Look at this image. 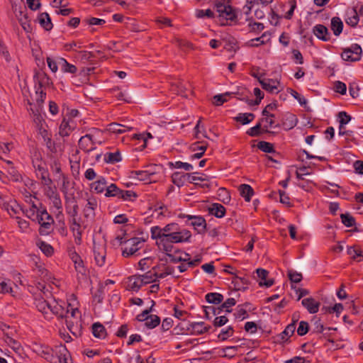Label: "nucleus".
Here are the masks:
<instances>
[{
	"label": "nucleus",
	"mask_w": 363,
	"mask_h": 363,
	"mask_svg": "<svg viewBox=\"0 0 363 363\" xmlns=\"http://www.w3.org/2000/svg\"><path fill=\"white\" fill-rule=\"evenodd\" d=\"M150 233L151 238L156 241L159 250L168 257L170 262H182V255L175 250L174 244L189 242L191 237L189 230L171 223L162 228L157 225L151 227Z\"/></svg>",
	"instance_id": "f257e3e1"
},
{
	"label": "nucleus",
	"mask_w": 363,
	"mask_h": 363,
	"mask_svg": "<svg viewBox=\"0 0 363 363\" xmlns=\"http://www.w3.org/2000/svg\"><path fill=\"white\" fill-rule=\"evenodd\" d=\"M50 315L53 314L60 318H65L68 330L77 336L81 330V312L72 303L62 300L51 299Z\"/></svg>",
	"instance_id": "f03ea898"
},
{
	"label": "nucleus",
	"mask_w": 363,
	"mask_h": 363,
	"mask_svg": "<svg viewBox=\"0 0 363 363\" xmlns=\"http://www.w3.org/2000/svg\"><path fill=\"white\" fill-rule=\"evenodd\" d=\"M35 352L41 357L51 363H69L70 355L64 345L56 346L55 349L46 345H39Z\"/></svg>",
	"instance_id": "7ed1b4c3"
},
{
	"label": "nucleus",
	"mask_w": 363,
	"mask_h": 363,
	"mask_svg": "<svg viewBox=\"0 0 363 363\" xmlns=\"http://www.w3.org/2000/svg\"><path fill=\"white\" fill-rule=\"evenodd\" d=\"M145 240L142 238L135 237L125 240L121 243L122 255L125 257L137 256L138 252L143 247Z\"/></svg>",
	"instance_id": "20e7f679"
},
{
	"label": "nucleus",
	"mask_w": 363,
	"mask_h": 363,
	"mask_svg": "<svg viewBox=\"0 0 363 363\" xmlns=\"http://www.w3.org/2000/svg\"><path fill=\"white\" fill-rule=\"evenodd\" d=\"M40 225L39 232L40 235H48L52 230L54 220L45 208L40 207L36 220Z\"/></svg>",
	"instance_id": "39448f33"
},
{
	"label": "nucleus",
	"mask_w": 363,
	"mask_h": 363,
	"mask_svg": "<svg viewBox=\"0 0 363 363\" xmlns=\"http://www.w3.org/2000/svg\"><path fill=\"white\" fill-rule=\"evenodd\" d=\"M88 222L86 219L83 220L79 216L69 220L70 229L73 233L76 243L80 244L82 233L86 228Z\"/></svg>",
	"instance_id": "423d86ee"
},
{
	"label": "nucleus",
	"mask_w": 363,
	"mask_h": 363,
	"mask_svg": "<svg viewBox=\"0 0 363 363\" xmlns=\"http://www.w3.org/2000/svg\"><path fill=\"white\" fill-rule=\"evenodd\" d=\"M362 50L358 44H352L350 47L343 48L341 57L345 61L357 62L360 60Z\"/></svg>",
	"instance_id": "0eeeda50"
},
{
	"label": "nucleus",
	"mask_w": 363,
	"mask_h": 363,
	"mask_svg": "<svg viewBox=\"0 0 363 363\" xmlns=\"http://www.w3.org/2000/svg\"><path fill=\"white\" fill-rule=\"evenodd\" d=\"M93 252L96 264L103 267L105 264L106 249L105 241H94Z\"/></svg>",
	"instance_id": "6e6552de"
},
{
	"label": "nucleus",
	"mask_w": 363,
	"mask_h": 363,
	"mask_svg": "<svg viewBox=\"0 0 363 363\" xmlns=\"http://www.w3.org/2000/svg\"><path fill=\"white\" fill-rule=\"evenodd\" d=\"M216 7L220 17L231 21L237 18V13L230 6L218 3L216 4Z\"/></svg>",
	"instance_id": "1a4fd4ad"
},
{
	"label": "nucleus",
	"mask_w": 363,
	"mask_h": 363,
	"mask_svg": "<svg viewBox=\"0 0 363 363\" xmlns=\"http://www.w3.org/2000/svg\"><path fill=\"white\" fill-rule=\"evenodd\" d=\"M259 82L264 90L272 94H277L282 89L279 82L277 79H260V77H259Z\"/></svg>",
	"instance_id": "9d476101"
},
{
	"label": "nucleus",
	"mask_w": 363,
	"mask_h": 363,
	"mask_svg": "<svg viewBox=\"0 0 363 363\" xmlns=\"http://www.w3.org/2000/svg\"><path fill=\"white\" fill-rule=\"evenodd\" d=\"M74 268L78 283L82 286H89L90 284V277L88 269L84 264L81 265L78 264V265Z\"/></svg>",
	"instance_id": "9b49d317"
},
{
	"label": "nucleus",
	"mask_w": 363,
	"mask_h": 363,
	"mask_svg": "<svg viewBox=\"0 0 363 363\" xmlns=\"http://www.w3.org/2000/svg\"><path fill=\"white\" fill-rule=\"evenodd\" d=\"M97 206V201L94 198H89L87 203L83 210V215L87 221H91L95 216V209Z\"/></svg>",
	"instance_id": "f8f14e48"
},
{
	"label": "nucleus",
	"mask_w": 363,
	"mask_h": 363,
	"mask_svg": "<svg viewBox=\"0 0 363 363\" xmlns=\"http://www.w3.org/2000/svg\"><path fill=\"white\" fill-rule=\"evenodd\" d=\"M96 145L88 133L82 136L79 140V147L87 153L96 150Z\"/></svg>",
	"instance_id": "ddd939ff"
},
{
	"label": "nucleus",
	"mask_w": 363,
	"mask_h": 363,
	"mask_svg": "<svg viewBox=\"0 0 363 363\" xmlns=\"http://www.w3.org/2000/svg\"><path fill=\"white\" fill-rule=\"evenodd\" d=\"M154 270H155V276L160 279L164 278L168 275L178 277V275H175L174 267L166 264H159Z\"/></svg>",
	"instance_id": "4468645a"
},
{
	"label": "nucleus",
	"mask_w": 363,
	"mask_h": 363,
	"mask_svg": "<svg viewBox=\"0 0 363 363\" xmlns=\"http://www.w3.org/2000/svg\"><path fill=\"white\" fill-rule=\"evenodd\" d=\"M50 303L51 300H45L43 297L37 298L35 299V306L37 309L44 314L46 318H50Z\"/></svg>",
	"instance_id": "2eb2a0df"
},
{
	"label": "nucleus",
	"mask_w": 363,
	"mask_h": 363,
	"mask_svg": "<svg viewBox=\"0 0 363 363\" xmlns=\"http://www.w3.org/2000/svg\"><path fill=\"white\" fill-rule=\"evenodd\" d=\"M210 326H206L203 322H194L189 324L187 330L192 335H201L206 333Z\"/></svg>",
	"instance_id": "dca6fc26"
},
{
	"label": "nucleus",
	"mask_w": 363,
	"mask_h": 363,
	"mask_svg": "<svg viewBox=\"0 0 363 363\" xmlns=\"http://www.w3.org/2000/svg\"><path fill=\"white\" fill-rule=\"evenodd\" d=\"M188 179L193 180V179L190 177V174L188 173L175 172L172 175V182L178 187L183 186L188 182Z\"/></svg>",
	"instance_id": "f3484780"
},
{
	"label": "nucleus",
	"mask_w": 363,
	"mask_h": 363,
	"mask_svg": "<svg viewBox=\"0 0 363 363\" xmlns=\"http://www.w3.org/2000/svg\"><path fill=\"white\" fill-rule=\"evenodd\" d=\"M35 172L37 177L41 180L43 185L52 184V181L50 178L49 172L45 167L38 164Z\"/></svg>",
	"instance_id": "a211bd4d"
},
{
	"label": "nucleus",
	"mask_w": 363,
	"mask_h": 363,
	"mask_svg": "<svg viewBox=\"0 0 363 363\" xmlns=\"http://www.w3.org/2000/svg\"><path fill=\"white\" fill-rule=\"evenodd\" d=\"M314 35L323 41H328L330 39V33L328 28L321 24L316 25L313 29Z\"/></svg>",
	"instance_id": "6ab92c4d"
},
{
	"label": "nucleus",
	"mask_w": 363,
	"mask_h": 363,
	"mask_svg": "<svg viewBox=\"0 0 363 363\" xmlns=\"http://www.w3.org/2000/svg\"><path fill=\"white\" fill-rule=\"evenodd\" d=\"M301 303L310 313H315L318 311L320 303L315 301L314 298H303L301 301Z\"/></svg>",
	"instance_id": "aec40b11"
},
{
	"label": "nucleus",
	"mask_w": 363,
	"mask_h": 363,
	"mask_svg": "<svg viewBox=\"0 0 363 363\" xmlns=\"http://www.w3.org/2000/svg\"><path fill=\"white\" fill-rule=\"evenodd\" d=\"M189 220H191V225L194 226V229L199 233H201L206 228V220L201 216H189Z\"/></svg>",
	"instance_id": "412c9836"
},
{
	"label": "nucleus",
	"mask_w": 363,
	"mask_h": 363,
	"mask_svg": "<svg viewBox=\"0 0 363 363\" xmlns=\"http://www.w3.org/2000/svg\"><path fill=\"white\" fill-rule=\"evenodd\" d=\"M131 129V126H128L118 123H111L108 125L107 128L108 131L116 134H122L125 132L130 131Z\"/></svg>",
	"instance_id": "4be33fe9"
},
{
	"label": "nucleus",
	"mask_w": 363,
	"mask_h": 363,
	"mask_svg": "<svg viewBox=\"0 0 363 363\" xmlns=\"http://www.w3.org/2000/svg\"><path fill=\"white\" fill-rule=\"evenodd\" d=\"M359 20V17L358 13L356 9H347V11L346 12L345 21L348 25L354 27L357 25Z\"/></svg>",
	"instance_id": "5701e85b"
},
{
	"label": "nucleus",
	"mask_w": 363,
	"mask_h": 363,
	"mask_svg": "<svg viewBox=\"0 0 363 363\" xmlns=\"http://www.w3.org/2000/svg\"><path fill=\"white\" fill-rule=\"evenodd\" d=\"M72 123V121L64 118L59 127V134L62 137L68 136L73 129Z\"/></svg>",
	"instance_id": "b1692460"
},
{
	"label": "nucleus",
	"mask_w": 363,
	"mask_h": 363,
	"mask_svg": "<svg viewBox=\"0 0 363 363\" xmlns=\"http://www.w3.org/2000/svg\"><path fill=\"white\" fill-rule=\"evenodd\" d=\"M256 273L257 277L259 279V284L260 286H265L267 287H269L273 285L274 281L272 279L266 280L267 277L268 275V272L264 269H257L256 270Z\"/></svg>",
	"instance_id": "393cba45"
},
{
	"label": "nucleus",
	"mask_w": 363,
	"mask_h": 363,
	"mask_svg": "<svg viewBox=\"0 0 363 363\" xmlns=\"http://www.w3.org/2000/svg\"><path fill=\"white\" fill-rule=\"evenodd\" d=\"M154 213L158 219H160L164 217L170 216L171 211L167 206L161 203H158L155 205Z\"/></svg>",
	"instance_id": "a878e982"
},
{
	"label": "nucleus",
	"mask_w": 363,
	"mask_h": 363,
	"mask_svg": "<svg viewBox=\"0 0 363 363\" xmlns=\"http://www.w3.org/2000/svg\"><path fill=\"white\" fill-rule=\"evenodd\" d=\"M143 286V279L139 276H133L128 278V287L133 291H138Z\"/></svg>",
	"instance_id": "bb28decb"
},
{
	"label": "nucleus",
	"mask_w": 363,
	"mask_h": 363,
	"mask_svg": "<svg viewBox=\"0 0 363 363\" xmlns=\"http://www.w3.org/2000/svg\"><path fill=\"white\" fill-rule=\"evenodd\" d=\"M209 213L217 218H223L225 214V207L220 203H213L208 208Z\"/></svg>",
	"instance_id": "cd10ccee"
},
{
	"label": "nucleus",
	"mask_w": 363,
	"mask_h": 363,
	"mask_svg": "<svg viewBox=\"0 0 363 363\" xmlns=\"http://www.w3.org/2000/svg\"><path fill=\"white\" fill-rule=\"evenodd\" d=\"M96 145H101L105 139L103 137L104 133L99 129L91 128L88 133Z\"/></svg>",
	"instance_id": "c85d7f7f"
},
{
	"label": "nucleus",
	"mask_w": 363,
	"mask_h": 363,
	"mask_svg": "<svg viewBox=\"0 0 363 363\" xmlns=\"http://www.w3.org/2000/svg\"><path fill=\"white\" fill-rule=\"evenodd\" d=\"M347 254L351 258L357 262L363 260V250L359 247H350L347 248Z\"/></svg>",
	"instance_id": "c756f323"
},
{
	"label": "nucleus",
	"mask_w": 363,
	"mask_h": 363,
	"mask_svg": "<svg viewBox=\"0 0 363 363\" xmlns=\"http://www.w3.org/2000/svg\"><path fill=\"white\" fill-rule=\"evenodd\" d=\"M239 191L240 195L245 199L246 201H250L254 194L252 188L248 184H241L239 186Z\"/></svg>",
	"instance_id": "7c9ffc66"
},
{
	"label": "nucleus",
	"mask_w": 363,
	"mask_h": 363,
	"mask_svg": "<svg viewBox=\"0 0 363 363\" xmlns=\"http://www.w3.org/2000/svg\"><path fill=\"white\" fill-rule=\"evenodd\" d=\"M151 174L147 170L132 171L130 172L129 177L139 181H147Z\"/></svg>",
	"instance_id": "2f4dec72"
},
{
	"label": "nucleus",
	"mask_w": 363,
	"mask_h": 363,
	"mask_svg": "<svg viewBox=\"0 0 363 363\" xmlns=\"http://www.w3.org/2000/svg\"><path fill=\"white\" fill-rule=\"evenodd\" d=\"M191 150L193 151H198L196 153L191 156V160L199 159L204 154L206 150V145H200L199 143H195L191 145Z\"/></svg>",
	"instance_id": "473e14b6"
},
{
	"label": "nucleus",
	"mask_w": 363,
	"mask_h": 363,
	"mask_svg": "<svg viewBox=\"0 0 363 363\" xmlns=\"http://www.w3.org/2000/svg\"><path fill=\"white\" fill-rule=\"evenodd\" d=\"M38 22L46 30H50L52 28L50 18L47 13H42L38 16Z\"/></svg>",
	"instance_id": "72a5a7b5"
},
{
	"label": "nucleus",
	"mask_w": 363,
	"mask_h": 363,
	"mask_svg": "<svg viewBox=\"0 0 363 363\" xmlns=\"http://www.w3.org/2000/svg\"><path fill=\"white\" fill-rule=\"evenodd\" d=\"M274 118V116H263V118L260 120L259 123L261 124L264 123L263 130L264 132H268L269 129L278 126V125H275Z\"/></svg>",
	"instance_id": "f704fd0d"
},
{
	"label": "nucleus",
	"mask_w": 363,
	"mask_h": 363,
	"mask_svg": "<svg viewBox=\"0 0 363 363\" xmlns=\"http://www.w3.org/2000/svg\"><path fill=\"white\" fill-rule=\"evenodd\" d=\"M59 65L61 66V69L64 72L75 74L77 68L72 64H69L65 59L59 58Z\"/></svg>",
	"instance_id": "c9c22d12"
},
{
	"label": "nucleus",
	"mask_w": 363,
	"mask_h": 363,
	"mask_svg": "<svg viewBox=\"0 0 363 363\" xmlns=\"http://www.w3.org/2000/svg\"><path fill=\"white\" fill-rule=\"evenodd\" d=\"M343 28V23L341 19L338 17H333L331 19V29L333 31L335 35H339Z\"/></svg>",
	"instance_id": "e433bc0d"
},
{
	"label": "nucleus",
	"mask_w": 363,
	"mask_h": 363,
	"mask_svg": "<svg viewBox=\"0 0 363 363\" xmlns=\"http://www.w3.org/2000/svg\"><path fill=\"white\" fill-rule=\"evenodd\" d=\"M78 205L75 201H69L66 206V211L69 216V220L78 216Z\"/></svg>",
	"instance_id": "4c0bfd02"
},
{
	"label": "nucleus",
	"mask_w": 363,
	"mask_h": 363,
	"mask_svg": "<svg viewBox=\"0 0 363 363\" xmlns=\"http://www.w3.org/2000/svg\"><path fill=\"white\" fill-rule=\"evenodd\" d=\"M254 118L255 115L250 113H239L236 117H235V120L242 125L250 123L254 120Z\"/></svg>",
	"instance_id": "58836bf2"
},
{
	"label": "nucleus",
	"mask_w": 363,
	"mask_h": 363,
	"mask_svg": "<svg viewBox=\"0 0 363 363\" xmlns=\"http://www.w3.org/2000/svg\"><path fill=\"white\" fill-rule=\"evenodd\" d=\"M19 23H21L22 28L27 33L31 30L30 24L29 23V20L27 16V13L23 11L19 12V16H18Z\"/></svg>",
	"instance_id": "ea45409f"
},
{
	"label": "nucleus",
	"mask_w": 363,
	"mask_h": 363,
	"mask_svg": "<svg viewBox=\"0 0 363 363\" xmlns=\"http://www.w3.org/2000/svg\"><path fill=\"white\" fill-rule=\"evenodd\" d=\"M107 182L104 177H99L97 181L91 184V188L97 193H102L106 191Z\"/></svg>",
	"instance_id": "a19ab883"
},
{
	"label": "nucleus",
	"mask_w": 363,
	"mask_h": 363,
	"mask_svg": "<svg viewBox=\"0 0 363 363\" xmlns=\"http://www.w3.org/2000/svg\"><path fill=\"white\" fill-rule=\"evenodd\" d=\"M92 333L94 337L103 339L106 337V333L104 327L100 323H94L92 325Z\"/></svg>",
	"instance_id": "79ce46f5"
},
{
	"label": "nucleus",
	"mask_w": 363,
	"mask_h": 363,
	"mask_svg": "<svg viewBox=\"0 0 363 363\" xmlns=\"http://www.w3.org/2000/svg\"><path fill=\"white\" fill-rule=\"evenodd\" d=\"M121 194V190L116 184H111L106 186L105 196L106 197L116 196L119 198Z\"/></svg>",
	"instance_id": "37998d69"
},
{
	"label": "nucleus",
	"mask_w": 363,
	"mask_h": 363,
	"mask_svg": "<svg viewBox=\"0 0 363 363\" xmlns=\"http://www.w3.org/2000/svg\"><path fill=\"white\" fill-rule=\"evenodd\" d=\"M234 334V329L232 326H228L226 328H223L219 334L218 335V338L220 341H225L228 340L229 337H232Z\"/></svg>",
	"instance_id": "c03bdc74"
},
{
	"label": "nucleus",
	"mask_w": 363,
	"mask_h": 363,
	"mask_svg": "<svg viewBox=\"0 0 363 363\" xmlns=\"http://www.w3.org/2000/svg\"><path fill=\"white\" fill-rule=\"evenodd\" d=\"M223 299V295L218 293H208L206 295V300L210 303L218 304L222 302Z\"/></svg>",
	"instance_id": "a18cd8bd"
},
{
	"label": "nucleus",
	"mask_w": 363,
	"mask_h": 363,
	"mask_svg": "<svg viewBox=\"0 0 363 363\" xmlns=\"http://www.w3.org/2000/svg\"><path fill=\"white\" fill-rule=\"evenodd\" d=\"M13 282L11 280L0 278V293H11Z\"/></svg>",
	"instance_id": "49530a36"
},
{
	"label": "nucleus",
	"mask_w": 363,
	"mask_h": 363,
	"mask_svg": "<svg viewBox=\"0 0 363 363\" xmlns=\"http://www.w3.org/2000/svg\"><path fill=\"white\" fill-rule=\"evenodd\" d=\"M37 245L46 256H51L52 255L53 248L50 244L40 240L37 242Z\"/></svg>",
	"instance_id": "de8ad7c7"
},
{
	"label": "nucleus",
	"mask_w": 363,
	"mask_h": 363,
	"mask_svg": "<svg viewBox=\"0 0 363 363\" xmlns=\"http://www.w3.org/2000/svg\"><path fill=\"white\" fill-rule=\"evenodd\" d=\"M160 323V318L156 315H150L149 317H147L146 322L145 325L150 329L155 328L157 327Z\"/></svg>",
	"instance_id": "09e8293b"
},
{
	"label": "nucleus",
	"mask_w": 363,
	"mask_h": 363,
	"mask_svg": "<svg viewBox=\"0 0 363 363\" xmlns=\"http://www.w3.org/2000/svg\"><path fill=\"white\" fill-rule=\"evenodd\" d=\"M104 160L109 163H115L122 160L120 152H109L105 155Z\"/></svg>",
	"instance_id": "8fccbe9b"
},
{
	"label": "nucleus",
	"mask_w": 363,
	"mask_h": 363,
	"mask_svg": "<svg viewBox=\"0 0 363 363\" xmlns=\"http://www.w3.org/2000/svg\"><path fill=\"white\" fill-rule=\"evenodd\" d=\"M296 329L295 323H291L286 326L285 330L281 333V338L282 340L286 341L289 337H291Z\"/></svg>",
	"instance_id": "3c124183"
},
{
	"label": "nucleus",
	"mask_w": 363,
	"mask_h": 363,
	"mask_svg": "<svg viewBox=\"0 0 363 363\" xmlns=\"http://www.w3.org/2000/svg\"><path fill=\"white\" fill-rule=\"evenodd\" d=\"M140 277L143 279V286L152 283L159 278L157 276H155V270H154L153 273L149 272L143 275H140Z\"/></svg>",
	"instance_id": "603ef678"
},
{
	"label": "nucleus",
	"mask_w": 363,
	"mask_h": 363,
	"mask_svg": "<svg viewBox=\"0 0 363 363\" xmlns=\"http://www.w3.org/2000/svg\"><path fill=\"white\" fill-rule=\"evenodd\" d=\"M39 211L40 208H38L35 205H33L29 209L26 210V215L28 218L35 221Z\"/></svg>",
	"instance_id": "864d4df0"
},
{
	"label": "nucleus",
	"mask_w": 363,
	"mask_h": 363,
	"mask_svg": "<svg viewBox=\"0 0 363 363\" xmlns=\"http://www.w3.org/2000/svg\"><path fill=\"white\" fill-rule=\"evenodd\" d=\"M278 104L276 101L268 104L262 111V116H274L273 112L277 110Z\"/></svg>",
	"instance_id": "5fc2aeb1"
},
{
	"label": "nucleus",
	"mask_w": 363,
	"mask_h": 363,
	"mask_svg": "<svg viewBox=\"0 0 363 363\" xmlns=\"http://www.w3.org/2000/svg\"><path fill=\"white\" fill-rule=\"evenodd\" d=\"M5 342L6 344L10 346L14 351L19 352L21 350V346L20 343L15 340L13 338L11 337H6L5 339Z\"/></svg>",
	"instance_id": "6e6d98bb"
},
{
	"label": "nucleus",
	"mask_w": 363,
	"mask_h": 363,
	"mask_svg": "<svg viewBox=\"0 0 363 363\" xmlns=\"http://www.w3.org/2000/svg\"><path fill=\"white\" fill-rule=\"evenodd\" d=\"M257 147L259 150L264 152L270 153L274 152L273 145L270 143L261 141L257 144Z\"/></svg>",
	"instance_id": "4d7b16f0"
},
{
	"label": "nucleus",
	"mask_w": 363,
	"mask_h": 363,
	"mask_svg": "<svg viewBox=\"0 0 363 363\" xmlns=\"http://www.w3.org/2000/svg\"><path fill=\"white\" fill-rule=\"evenodd\" d=\"M45 186L44 191L45 195L49 198V199H51L54 196H57L59 195L57 193L56 188L52 186V184L49 185H43Z\"/></svg>",
	"instance_id": "13d9d810"
},
{
	"label": "nucleus",
	"mask_w": 363,
	"mask_h": 363,
	"mask_svg": "<svg viewBox=\"0 0 363 363\" xmlns=\"http://www.w3.org/2000/svg\"><path fill=\"white\" fill-rule=\"evenodd\" d=\"M238 349V346H228L224 347V352H225L224 357L230 359L234 357L236 355Z\"/></svg>",
	"instance_id": "bf43d9fd"
},
{
	"label": "nucleus",
	"mask_w": 363,
	"mask_h": 363,
	"mask_svg": "<svg viewBox=\"0 0 363 363\" xmlns=\"http://www.w3.org/2000/svg\"><path fill=\"white\" fill-rule=\"evenodd\" d=\"M171 165L177 169H183L186 171H191L193 166L187 162H183L181 161H177L174 163H171Z\"/></svg>",
	"instance_id": "052dcab7"
},
{
	"label": "nucleus",
	"mask_w": 363,
	"mask_h": 363,
	"mask_svg": "<svg viewBox=\"0 0 363 363\" xmlns=\"http://www.w3.org/2000/svg\"><path fill=\"white\" fill-rule=\"evenodd\" d=\"M16 219L21 232L27 233L29 230V223L18 216H16Z\"/></svg>",
	"instance_id": "680f3d73"
},
{
	"label": "nucleus",
	"mask_w": 363,
	"mask_h": 363,
	"mask_svg": "<svg viewBox=\"0 0 363 363\" xmlns=\"http://www.w3.org/2000/svg\"><path fill=\"white\" fill-rule=\"evenodd\" d=\"M342 223L347 227H352L354 225V219L349 214L342 213L340 216Z\"/></svg>",
	"instance_id": "e2e57ef3"
},
{
	"label": "nucleus",
	"mask_w": 363,
	"mask_h": 363,
	"mask_svg": "<svg viewBox=\"0 0 363 363\" xmlns=\"http://www.w3.org/2000/svg\"><path fill=\"white\" fill-rule=\"evenodd\" d=\"M51 169L53 174H55L58 179H60V177L64 175L62 173L61 165L57 160H54L52 162L51 164Z\"/></svg>",
	"instance_id": "0e129e2a"
},
{
	"label": "nucleus",
	"mask_w": 363,
	"mask_h": 363,
	"mask_svg": "<svg viewBox=\"0 0 363 363\" xmlns=\"http://www.w3.org/2000/svg\"><path fill=\"white\" fill-rule=\"evenodd\" d=\"M48 66L50 69V70L55 73L58 70L59 60L56 61L55 59L50 57H48L46 59Z\"/></svg>",
	"instance_id": "69168bd1"
},
{
	"label": "nucleus",
	"mask_w": 363,
	"mask_h": 363,
	"mask_svg": "<svg viewBox=\"0 0 363 363\" xmlns=\"http://www.w3.org/2000/svg\"><path fill=\"white\" fill-rule=\"evenodd\" d=\"M288 274L291 282L298 283L302 279V274L296 271L289 270Z\"/></svg>",
	"instance_id": "338daca9"
},
{
	"label": "nucleus",
	"mask_w": 363,
	"mask_h": 363,
	"mask_svg": "<svg viewBox=\"0 0 363 363\" xmlns=\"http://www.w3.org/2000/svg\"><path fill=\"white\" fill-rule=\"evenodd\" d=\"M334 89L336 92L341 94H345L347 91L346 84L340 81H336L334 83Z\"/></svg>",
	"instance_id": "774afa93"
}]
</instances>
